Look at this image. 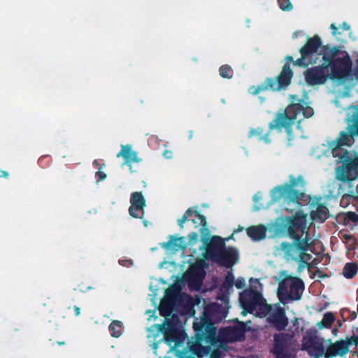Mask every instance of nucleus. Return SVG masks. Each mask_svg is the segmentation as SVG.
<instances>
[{
    "label": "nucleus",
    "instance_id": "1",
    "mask_svg": "<svg viewBox=\"0 0 358 358\" xmlns=\"http://www.w3.org/2000/svg\"><path fill=\"white\" fill-rule=\"evenodd\" d=\"M322 48L320 55L324 62L327 69H331L329 78L332 80L345 81L352 75V60L346 53L343 57H336L341 52L338 46L330 47L329 45H322V40L318 35L308 38L306 44L299 50L301 57L294 60L292 56L287 55L286 62L282 66L280 73L275 77H268L264 83L249 87L248 92L255 96L261 92L271 90L280 92L286 90L292 83L294 72L291 69L290 63L296 66L307 67L313 64L312 56Z\"/></svg>",
    "mask_w": 358,
    "mask_h": 358
},
{
    "label": "nucleus",
    "instance_id": "2",
    "mask_svg": "<svg viewBox=\"0 0 358 358\" xmlns=\"http://www.w3.org/2000/svg\"><path fill=\"white\" fill-rule=\"evenodd\" d=\"M300 114H302L305 118H309L313 115L314 110L312 107L308 106L303 100L298 99L296 100V102L294 100L282 113H278L276 115L275 119L269 123V130H265L260 127L250 128L248 131V137L268 144L271 142L269 138L270 130L275 129L281 130L282 128H285L289 136V139H291L292 137V127L297 116Z\"/></svg>",
    "mask_w": 358,
    "mask_h": 358
},
{
    "label": "nucleus",
    "instance_id": "3",
    "mask_svg": "<svg viewBox=\"0 0 358 358\" xmlns=\"http://www.w3.org/2000/svg\"><path fill=\"white\" fill-rule=\"evenodd\" d=\"M240 303L243 309V315L246 312L257 314L259 317L268 315L269 320L278 329H284L288 324L283 308L278 304L268 306L257 292H243L240 296Z\"/></svg>",
    "mask_w": 358,
    "mask_h": 358
},
{
    "label": "nucleus",
    "instance_id": "4",
    "mask_svg": "<svg viewBox=\"0 0 358 358\" xmlns=\"http://www.w3.org/2000/svg\"><path fill=\"white\" fill-rule=\"evenodd\" d=\"M289 182L290 184L277 186L271 192V197L274 201L283 199L284 206L287 211H291L299 206L296 200L302 198L303 193L300 190H296V188L299 186L303 187L305 185L302 176H299L295 179L291 176Z\"/></svg>",
    "mask_w": 358,
    "mask_h": 358
},
{
    "label": "nucleus",
    "instance_id": "5",
    "mask_svg": "<svg viewBox=\"0 0 358 358\" xmlns=\"http://www.w3.org/2000/svg\"><path fill=\"white\" fill-rule=\"evenodd\" d=\"M352 124L349 132L342 131L337 138L328 143V145H322L321 151L325 157H350L348 150H342L343 146H350L354 136H358V113L353 115Z\"/></svg>",
    "mask_w": 358,
    "mask_h": 358
},
{
    "label": "nucleus",
    "instance_id": "6",
    "mask_svg": "<svg viewBox=\"0 0 358 358\" xmlns=\"http://www.w3.org/2000/svg\"><path fill=\"white\" fill-rule=\"evenodd\" d=\"M204 257L207 259H211L221 265L230 267L237 260V251L232 248H225L223 239L215 236L211 239Z\"/></svg>",
    "mask_w": 358,
    "mask_h": 358
},
{
    "label": "nucleus",
    "instance_id": "7",
    "mask_svg": "<svg viewBox=\"0 0 358 358\" xmlns=\"http://www.w3.org/2000/svg\"><path fill=\"white\" fill-rule=\"evenodd\" d=\"M280 276L283 279L278 288L280 301L285 304L291 300L300 299L303 292V282L298 278L287 275L285 271L281 272Z\"/></svg>",
    "mask_w": 358,
    "mask_h": 358
},
{
    "label": "nucleus",
    "instance_id": "8",
    "mask_svg": "<svg viewBox=\"0 0 358 358\" xmlns=\"http://www.w3.org/2000/svg\"><path fill=\"white\" fill-rule=\"evenodd\" d=\"M212 307H207L205 308L203 315L202 317L196 318L193 327L196 331V336L200 341L206 340L207 341H211L214 338L215 335V328L213 327L212 323L215 320L214 315H210V309Z\"/></svg>",
    "mask_w": 358,
    "mask_h": 358
},
{
    "label": "nucleus",
    "instance_id": "9",
    "mask_svg": "<svg viewBox=\"0 0 358 358\" xmlns=\"http://www.w3.org/2000/svg\"><path fill=\"white\" fill-rule=\"evenodd\" d=\"M327 70L324 62L321 65L308 68L304 71V77L306 83L310 86L325 83L329 78V74L326 73Z\"/></svg>",
    "mask_w": 358,
    "mask_h": 358
},
{
    "label": "nucleus",
    "instance_id": "10",
    "mask_svg": "<svg viewBox=\"0 0 358 358\" xmlns=\"http://www.w3.org/2000/svg\"><path fill=\"white\" fill-rule=\"evenodd\" d=\"M336 178L341 181L355 180L358 177V158H348L336 169Z\"/></svg>",
    "mask_w": 358,
    "mask_h": 358
},
{
    "label": "nucleus",
    "instance_id": "11",
    "mask_svg": "<svg viewBox=\"0 0 358 358\" xmlns=\"http://www.w3.org/2000/svg\"><path fill=\"white\" fill-rule=\"evenodd\" d=\"M358 343V336L347 338L345 341H338L329 346L326 352L325 356H343L348 352V347L350 345Z\"/></svg>",
    "mask_w": 358,
    "mask_h": 358
},
{
    "label": "nucleus",
    "instance_id": "12",
    "mask_svg": "<svg viewBox=\"0 0 358 358\" xmlns=\"http://www.w3.org/2000/svg\"><path fill=\"white\" fill-rule=\"evenodd\" d=\"M280 247L287 261L294 260L306 262L310 259V255L303 252L295 244L291 245L282 243Z\"/></svg>",
    "mask_w": 358,
    "mask_h": 358
},
{
    "label": "nucleus",
    "instance_id": "13",
    "mask_svg": "<svg viewBox=\"0 0 358 358\" xmlns=\"http://www.w3.org/2000/svg\"><path fill=\"white\" fill-rule=\"evenodd\" d=\"M303 349L310 355L320 357L325 355L324 346L322 339L311 336H306L303 339Z\"/></svg>",
    "mask_w": 358,
    "mask_h": 358
},
{
    "label": "nucleus",
    "instance_id": "14",
    "mask_svg": "<svg viewBox=\"0 0 358 358\" xmlns=\"http://www.w3.org/2000/svg\"><path fill=\"white\" fill-rule=\"evenodd\" d=\"M131 206L129 212L131 216L136 218H142L144 215L145 199L141 192H134L131 195Z\"/></svg>",
    "mask_w": 358,
    "mask_h": 358
},
{
    "label": "nucleus",
    "instance_id": "15",
    "mask_svg": "<svg viewBox=\"0 0 358 358\" xmlns=\"http://www.w3.org/2000/svg\"><path fill=\"white\" fill-rule=\"evenodd\" d=\"M187 246L185 238H172L166 243H163V247L170 252H176L184 250Z\"/></svg>",
    "mask_w": 358,
    "mask_h": 358
},
{
    "label": "nucleus",
    "instance_id": "16",
    "mask_svg": "<svg viewBox=\"0 0 358 358\" xmlns=\"http://www.w3.org/2000/svg\"><path fill=\"white\" fill-rule=\"evenodd\" d=\"M307 215L303 213H297L293 219V225L292 230L300 229L301 232L306 233L310 222L306 220Z\"/></svg>",
    "mask_w": 358,
    "mask_h": 358
},
{
    "label": "nucleus",
    "instance_id": "17",
    "mask_svg": "<svg viewBox=\"0 0 358 358\" xmlns=\"http://www.w3.org/2000/svg\"><path fill=\"white\" fill-rule=\"evenodd\" d=\"M301 233L302 234L300 236L299 234H295L294 232L292 233L291 235L294 239V244L305 252L310 245L312 241L311 238L308 236L307 232Z\"/></svg>",
    "mask_w": 358,
    "mask_h": 358
},
{
    "label": "nucleus",
    "instance_id": "18",
    "mask_svg": "<svg viewBox=\"0 0 358 358\" xmlns=\"http://www.w3.org/2000/svg\"><path fill=\"white\" fill-rule=\"evenodd\" d=\"M286 344L287 340L285 335L279 334L275 336V346L273 351L277 355V358H280L281 355L284 353Z\"/></svg>",
    "mask_w": 358,
    "mask_h": 358
},
{
    "label": "nucleus",
    "instance_id": "19",
    "mask_svg": "<svg viewBox=\"0 0 358 358\" xmlns=\"http://www.w3.org/2000/svg\"><path fill=\"white\" fill-rule=\"evenodd\" d=\"M248 235L254 241L264 239L266 236V228L264 225H257L247 229Z\"/></svg>",
    "mask_w": 358,
    "mask_h": 358
},
{
    "label": "nucleus",
    "instance_id": "20",
    "mask_svg": "<svg viewBox=\"0 0 358 358\" xmlns=\"http://www.w3.org/2000/svg\"><path fill=\"white\" fill-rule=\"evenodd\" d=\"M336 317L331 312L326 313L322 320L317 324V327L319 329L324 328H329L331 324L335 322Z\"/></svg>",
    "mask_w": 358,
    "mask_h": 358
},
{
    "label": "nucleus",
    "instance_id": "21",
    "mask_svg": "<svg viewBox=\"0 0 358 358\" xmlns=\"http://www.w3.org/2000/svg\"><path fill=\"white\" fill-rule=\"evenodd\" d=\"M328 210L324 206H318L311 213L312 220L323 222L327 218Z\"/></svg>",
    "mask_w": 358,
    "mask_h": 358
},
{
    "label": "nucleus",
    "instance_id": "22",
    "mask_svg": "<svg viewBox=\"0 0 358 358\" xmlns=\"http://www.w3.org/2000/svg\"><path fill=\"white\" fill-rule=\"evenodd\" d=\"M120 151L117 154V157H137L138 152L132 150L131 145H122Z\"/></svg>",
    "mask_w": 358,
    "mask_h": 358
},
{
    "label": "nucleus",
    "instance_id": "23",
    "mask_svg": "<svg viewBox=\"0 0 358 358\" xmlns=\"http://www.w3.org/2000/svg\"><path fill=\"white\" fill-rule=\"evenodd\" d=\"M357 272V266L354 263L347 264L343 270V275L347 278H352Z\"/></svg>",
    "mask_w": 358,
    "mask_h": 358
},
{
    "label": "nucleus",
    "instance_id": "24",
    "mask_svg": "<svg viewBox=\"0 0 358 358\" xmlns=\"http://www.w3.org/2000/svg\"><path fill=\"white\" fill-rule=\"evenodd\" d=\"M109 330L112 336L118 338L121 335L122 323L117 320L113 321L109 326Z\"/></svg>",
    "mask_w": 358,
    "mask_h": 358
},
{
    "label": "nucleus",
    "instance_id": "25",
    "mask_svg": "<svg viewBox=\"0 0 358 358\" xmlns=\"http://www.w3.org/2000/svg\"><path fill=\"white\" fill-rule=\"evenodd\" d=\"M220 76L223 78L231 79L234 76L231 67L228 64L222 65L219 69Z\"/></svg>",
    "mask_w": 358,
    "mask_h": 358
},
{
    "label": "nucleus",
    "instance_id": "26",
    "mask_svg": "<svg viewBox=\"0 0 358 358\" xmlns=\"http://www.w3.org/2000/svg\"><path fill=\"white\" fill-rule=\"evenodd\" d=\"M344 222L346 225L358 224V215L353 212H348L345 215Z\"/></svg>",
    "mask_w": 358,
    "mask_h": 358
},
{
    "label": "nucleus",
    "instance_id": "27",
    "mask_svg": "<svg viewBox=\"0 0 358 358\" xmlns=\"http://www.w3.org/2000/svg\"><path fill=\"white\" fill-rule=\"evenodd\" d=\"M201 241L203 242V243L205 245H206V251L211 243V239L214 236L210 238V231L206 227H203V228L201 229Z\"/></svg>",
    "mask_w": 358,
    "mask_h": 358
},
{
    "label": "nucleus",
    "instance_id": "28",
    "mask_svg": "<svg viewBox=\"0 0 358 358\" xmlns=\"http://www.w3.org/2000/svg\"><path fill=\"white\" fill-rule=\"evenodd\" d=\"M194 218L192 219V222L198 225H201L203 227L206 226V221L204 216L197 213L196 211L194 210L193 216Z\"/></svg>",
    "mask_w": 358,
    "mask_h": 358
},
{
    "label": "nucleus",
    "instance_id": "29",
    "mask_svg": "<svg viewBox=\"0 0 358 358\" xmlns=\"http://www.w3.org/2000/svg\"><path fill=\"white\" fill-rule=\"evenodd\" d=\"M278 3L280 8L283 11H290L293 8L290 0H278Z\"/></svg>",
    "mask_w": 358,
    "mask_h": 358
},
{
    "label": "nucleus",
    "instance_id": "30",
    "mask_svg": "<svg viewBox=\"0 0 358 358\" xmlns=\"http://www.w3.org/2000/svg\"><path fill=\"white\" fill-rule=\"evenodd\" d=\"M193 213H194V210L192 209V208H189L186 212L184 214V215L182 216V217L178 220V223H179V225L180 226L181 228L183 227V224L186 222V220L190 217H192L193 216Z\"/></svg>",
    "mask_w": 358,
    "mask_h": 358
},
{
    "label": "nucleus",
    "instance_id": "31",
    "mask_svg": "<svg viewBox=\"0 0 358 358\" xmlns=\"http://www.w3.org/2000/svg\"><path fill=\"white\" fill-rule=\"evenodd\" d=\"M250 282L251 284V287L254 290H246L245 292H257L258 293H259V289L261 288L262 285H261L260 282L259 281V280L252 278V279H250Z\"/></svg>",
    "mask_w": 358,
    "mask_h": 358
},
{
    "label": "nucleus",
    "instance_id": "32",
    "mask_svg": "<svg viewBox=\"0 0 358 358\" xmlns=\"http://www.w3.org/2000/svg\"><path fill=\"white\" fill-rule=\"evenodd\" d=\"M245 285V280L244 278H238L235 281V286L238 288H243Z\"/></svg>",
    "mask_w": 358,
    "mask_h": 358
},
{
    "label": "nucleus",
    "instance_id": "33",
    "mask_svg": "<svg viewBox=\"0 0 358 358\" xmlns=\"http://www.w3.org/2000/svg\"><path fill=\"white\" fill-rule=\"evenodd\" d=\"M234 281V276L231 274H229L225 280V285H227V286L231 287L232 285V282Z\"/></svg>",
    "mask_w": 358,
    "mask_h": 358
},
{
    "label": "nucleus",
    "instance_id": "34",
    "mask_svg": "<svg viewBox=\"0 0 358 358\" xmlns=\"http://www.w3.org/2000/svg\"><path fill=\"white\" fill-rule=\"evenodd\" d=\"M330 29H331V34L333 36H336L337 34H341L340 32H338V27L336 26L334 23L331 24Z\"/></svg>",
    "mask_w": 358,
    "mask_h": 358
},
{
    "label": "nucleus",
    "instance_id": "35",
    "mask_svg": "<svg viewBox=\"0 0 358 358\" xmlns=\"http://www.w3.org/2000/svg\"><path fill=\"white\" fill-rule=\"evenodd\" d=\"M189 237L190 243H195L198 240V234L196 233H192Z\"/></svg>",
    "mask_w": 358,
    "mask_h": 358
},
{
    "label": "nucleus",
    "instance_id": "36",
    "mask_svg": "<svg viewBox=\"0 0 358 358\" xmlns=\"http://www.w3.org/2000/svg\"><path fill=\"white\" fill-rule=\"evenodd\" d=\"M173 155V152L171 150H169L167 148V146L164 145V150L162 152L163 157H170Z\"/></svg>",
    "mask_w": 358,
    "mask_h": 358
},
{
    "label": "nucleus",
    "instance_id": "37",
    "mask_svg": "<svg viewBox=\"0 0 358 358\" xmlns=\"http://www.w3.org/2000/svg\"><path fill=\"white\" fill-rule=\"evenodd\" d=\"M341 28L342 31H344L349 30L350 29V27L347 22H343L341 25Z\"/></svg>",
    "mask_w": 358,
    "mask_h": 358
},
{
    "label": "nucleus",
    "instance_id": "38",
    "mask_svg": "<svg viewBox=\"0 0 358 358\" xmlns=\"http://www.w3.org/2000/svg\"><path fill=\"white\" fill-rule=\"evenodd\" d=\"M210 358H221V355H220V350H216V351H214L211 355H210Z\"/></svg>",
    "mask_w": 358,
    "mask_h": 358
},
{
    "label": "nucleus",
    "instance_id": "39",
    "mask_svg": "<svg viewBox=\"0 0 358 358\" xmlns=\"http://www.w3.org/2000/svg\"><path fill=\"white\" fill-rule=\"evenodd\" d=\"M164 338L169 345H171L172 342H173L168 334L165 335Z\"/></svg>",
    "mask_w": 358,
    "mask_h": 358
},
{
    "label": "nucleus",
    "instance_id": "40",
    "mask_svg": "<svg viewBox=\"0 0 358 358\" xmlns=\"http://www.w3.org/2000/svg\"><path fill=\"white\" fill-rule=\"evenodd\" d=\"M160 313L162 315L165 316L168 314V310H166L163 306L160 308Z\"/></svg>",
    "mask_w": 358,
    "mask_h": 358
},
{
    "label": "nucleus",
    "instance_id": "41",
    "mask_svg": "<svg viewBox=\"0 0 358 358\" xmlns=\"http://www.w3.org/2000/svg\"><path fill=\"white\" fill-rule=\"evenodd\" d=\"M98 175H99V176L101 180H103L106 177V175L104 173L101 172V171H99L98 172Z\"/></svg>",
    "mask_w": 358,
    "mask_h": 358
},
{
    "label": "nucleus",
    "instance_id": "42",
    "mask_svg": "<svg viewBox=\"0 0 358 358\" xmlns=\"http://www.w3.org/2000/svg\"><path fill=\"white\" fill-rule=\"evenodd\" d=\"M187 138L189 140H191L193 138V131H189Z\"/></svg>",
    "mask_w": 358,
    "mask_h": 358
},
{
    "label": "nucleus",
    "instance_id": "43",
    "mask_svg": "<svg viewBox=\"0 0 358 358\" xmlns=\"http://www.w3.org/2000/svg\"><path fill=\"white\" fill-rule=\"evenodd\" d=\"M75 312L76 315H78L80 314V308L77 306L75 307Z\"/></svg>",
    "mask_w": 358,
    "mask_h": 358
},
{
    "label": "nucleus",
    "instance_id": "44",
    "mask_svg": "<svg viewBox=\"0 0 358 358\" xmlns=\"http://www.w3.org/2000/svg\"><path fill=\"white\" fill-rule=\"evenodd\" d=\"M338 329H334L332 331V334H333L335 336H336L338 335Z\"/></svg>",
    "mask_w": 358,
    "mask_h": 358
},
{
    "label": "nucleus",
    "instance_id": "45",
    "mask_svg": "<svg viewBox=\"0 0 358 358\" xmlns=\"http://www.w3.org/2000/svg\"><path fill=\"white\" fill-rule=\"evenodd\" d=\"M2 174L4 177H7L8 176V173H6V171H2Z\"/></svg>",
    "mask_w": 358,
    "mask_h": 358
},
{
    "label": "nucleus",
    "instance_id": "46",
    "mask_svg": "<svg viewBox=\"0 0 358 358\" xmlns=\"http://www.w3.org/2000/svg\"><path fill=\"white\" fill-rule=\"evenodd\" d=\"M134 162H138V158H134Z\"/></svg>",
    "mask_w": 358,
    "mask_h": 358
},
{
    "label": "nucleus",
    "instance_id": "47",
    "mask_svg": "<svg viewBox=\"0 0 358 358\" xmlns=\"http://www.w3.org/2000/svg\"><path fill=\"white\" fill-rule=\"evenodd\" d=\"M354 157H358V154L357 153H355Z\"/></svg>",
    "mask_w": 358,
    "mask_h": 358
},
{
    "label": "nucleus",
    "instance_id": "48",
    "mask_svg": "<svg viewBox=\"0 0 358 358\" xmlns=\"http://www.w3.org/2000/svg\"><path fill=\"white\" fill-rule=\"evenodd\" d=\"M257 199V196H255V200H256Z\"/></svg>",
    "mask_w": 358,
    "mask_h": 358
},
{
    "label": "nucleus",
    "instance_id": "49",
    "mask_svg": "<svg viewBox=\"0 0 358 358\" xmlns=\"http://www.w3.org/2000/svg\"><path fill=\"white\" fill-rule=\"evenodd\" d=\"M43 157H49V156L48 155H43Z\"/></svg>",
    "mask_w": 358,
    "mask_h": 358
},
{
    "label": "nucleus",
    "instance_id": "50",
    "mask_svg": "<svg viewBox=\"0 0 358 358\" xmlns=\"http://www.w3.org/2000/svg\"><path fill=\"white\" fill-rule=\"evenodd\" d=\"M357 357H358V354H357Z\"/></svg>",
    "mask_w": 358,
    "mask_h": 358
}]
</instances>
